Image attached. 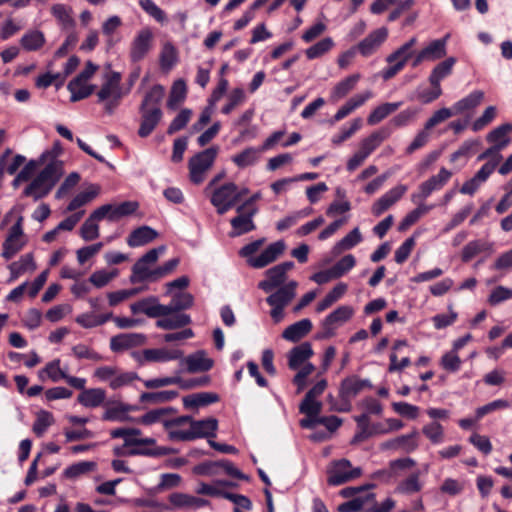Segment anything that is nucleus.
<instances>
[{
  "instance_id": "nucleus-51",
  "label": "nucleus",
  "mask_w": 512,
  "mask_h": 512,
  "mask_svg": "<svg viewBox=\"0 0 512 512\" xmlns=\"http://www.w3.org/2000/svg\"><path fill=\"white\" fill-rule=\"evenodd\" d=\"M259 150L253 147H248L244 149L239 154L233 156L232 161L239 167L245 168L247 166L253 165L256 163L258 159Z\"/></svg>"
},
{
  "instance_id": "nucleus-21",
  "label": "nucleus",
  "mask_w": 512,
  "mask_h": 512,
  "mask_svg": "<svg viewBox=\"0 0 512 512\" xmlns=\"http://www.w3.org/2000/svg\"><path fill=\"white\" fill-rule=\"evenodd\" d=\"M121 74L119 72H111L107 77L106 81L102 85L101 89L98 91L97 96L100 102L107 100L110 97L115 99H121Z\"/></svg>"
},
{
  "instance_id": "nucleus-33",
  "label": "nucleus",
  "mask_w": 512,
  "mask_h": 512,
  "mask_svg": "<svg viewBox=\"0 0 512 512\" xmlns=\"http://www.w3.org/2000/svg\"><path fill=\"white\" fill-rule=\"evenodd\" d=\"M371 97H372V93L370 91H367L364 94H358V95L353 96L342 107L339 108V110L334 115L333 120L335 122H338V121L344 119L350 113H352L355 109L362 106Z\"/></svg>"
},
{
  "instance_id": "nucleus-44",
  "label": "nucleus",
  "mask_w": 512,
  "mask_h": 512,
  "mask_svg": "<svg viewBox=\"0 0 512 512\" xmlns=\"http://www.w3.org/2000/svg\"><path fill=\"white\" fill-rule=\"evenodd\" d=\"M187 86L184 80L179 79L172 85L170 95L168 98L167 106L174 109L179 103L183 102L186 98Z\"/></svg>"
},
{
  "instance_id": "nucleus-39",
  "label": "nucleus",
  "mask_w": 512,
  "mask_h": 512,
  "mask_svg": "<svg viewBox=\"0 0 512 512\" xmlns=\"http://www.w3.org/2000/svg\"><path fill=\"white\" fill-rule=\"evenodd\" d=\"M447 37L436 39L430 42L421 51L427 61H435L443 58L446 55Z\"/></svg>"
},
{
  "instance_id": "nucleus-7",
  "label": "nucleus",
  "mask_w": 512,
  "mask_h": 512,
  "mask_svg": "<svg viewBox=\"0 0 512 512\" xmlns=\"http://www.w3.org/2000/svg\"><path fill=\"white\" fill-rule=\"evenodd\" d=\"M23 217L19 216L16 222L10 227L8 234L2 244L1 256L5 260L12 259L18 252H20L26 245L23 240Z\"/></svg>"
},
{
  "instance_id": "nucleus-12",
  "label": "nucleus",
  "mask_w": 512,
  "mask_h": 512,
  "mask_svg": "<svg viewBox=\"0 0 512 512\" xmlns=\"http://www.w3.org/2000/svg\"><path fill=\"white\" fill-rule=\"evenodd\" d=\"M388 37V29L386 27L378 28L368 34L362 41H360L354 50L361 54L363 57L373 55Z\"/></svg>"
},
{
  "instance_id": "nucleus-24",
  "label": "nucleus",
  "mask_w": 512,
  "mask_h": 512,
  "mask_svg": "<svg viewBox=\"0 0 512 512\" xmlns=\"http://www.w3.org/2000/svg\"><path fill=\"white\" fill-rule=\"evenodd\" d=\"M175 421L174 418H165L162 415L160 408L153 409L142 415L139 419V422L143 425H152L155 423H161L163 425L164 430L167 432L168 439L170 440V433L176 432L177 424L167 425L168 423H172Z\"/></svg>"
},
{
  "instance_id": "nucleus-4",
  "label": "nucleus",
  "mask_w": 512,
  "mask_h": 512,
  "mask_svg": "<svg viewBox=\"0 0 512 512\" xmlns=\"http://www.w3.org/2000/svg\"><path fill=\"white\" fill-rule=\"evenodd\" d=\"M372 388L373 385L369 379H361L357 375H350L344 378L339 387L341 405L336 410L338 412H349L351 410V400L361 391Z\"/></svg>"
},
{
  "instance_id": "nucleus-1",
  "label": "nucleus",
  "mask_w": 512,
  "mask_h": 512,
  "mask_svg": "<svg viewBox=\"0 0 512 512\" xmlns=\"http://www.w3.org/2000/svg\"><path fill=\"white\" fill-rule=\"evenodd\" d=\"M172 424H177V428L176 432L170 433L171 441L187 442L199 438H206L209 441L216 437L218 430V420L214 417L195 420L190 415H181L175 417Z\"/></svg>"
},
{
  "instance_id": "nucleus-9",
  "label": "nucleus",
  "mask_w": 512,
  "mask_h": 512,
  "mask_svg": "<svg viewBox=\"0 0 512 512\" xmlns=\"http://www.w3.org/2000/svg\"><path fill=\"white\" fill-rule=\"evenodd\" d=\"M350 468L351 462L347 459L335 461L333 467L327 471V483L330 486H339L361 476V468Z\"/></svg>"
},
{
  "instance_id": "nucleus-19",
  "label": "nucleus",
  "mask_w": 512,
  "mask_h": 512,
  "mask_svg": "<svg viewBox=\"0 0 512 512\" xmlns=\"http://www.w3.org/2000/svg\"><path fill=\"white\" fill-rule=\"evenodd\" d=\"M146 337L140 333H123L113 336L110 340V349L120 352L145 343Z\"/></svg>"
},
{
  "instance_id": "nucleus-54",
  "label": "nucleus",
  "mask_w": 512,
  "mask_h": 512,
  "mask_svg": "<svg viewBox=\"0 0 512 512\" xmlns=\"http://www.w3.org/2000/svg\"><path fill=\"white\" fill-rule=\"evenodd\" d=\"M96 467V463L92 461H81L68 466L64 470V476L66 478H76L80 475L93 471Z\"/></svg>"
},
{
  "instance_id": "nucleus-38",
  "label": "nucleus",
  "mask_w": 512,
  "mask_h": 512,
  "mask_svg": "<svg viewBox=\"0 0 512 512\" xmlns=\"http://www.w3.org/2000/svg\"><path fill=\"white\" fill-rule=\"evenodd\" d=\"M179 393L175 390L159 391V392H143L139 397V402L142 404H160L166 403L177 398Z\"/></svg>"
},
{
  "instance_id": "nucleus-40",
  "label": "nucleus",
  "mask_w": 512,
  "mask_h": 512,
  "mask_svg": "<svg viewBox=\"0 0 512 512\" xmlns=\"http://www.w3.org/2000/svg\"><path fill=\"white\" fill-rule=\"evenodd\" d=\"M52 15L57 19L62 29L68 30L75 26V20L71 16V8L64 4H54L51 7Z\"/></svg>"
},
{
  "instance_id": "nucleus-62",
  "label": "nucleus",
  "mask_w": 512,
  "mask_h": 512,
  "mask_svg": "<svg viewBox=\"0 0 512 512\" xmlns=\"http://www.w3.org/2000/svg\"><path fill=\"white\" fill-rule=\"evenodd\" d=\"M362 241V235L359 228H354L345 237H343L335 246V249L348 250Z\"/></svg>"
},
{
  "instance_id": "nucleus-30",
  "label": "nucleus",
  "mask_w": 512,
  "mask_h": 512,
  "mask_svg": "<svg viewBox=\"0 0 512 512\" xmlns=\"http://www.w3.org/2000/svg\"><path fill=\"white\" fill-rule=\"evenodd\" d=\"M101 191L98 184H90L84 191L78 193L68 204L66 210L73 212L95 199Z\"/></svg>"
},
{
  "instance_id": "nucleus-53",
  "label": "nucleus",
  "mask_w": 512,
  "mask_h": 512,
  "mask_svg": "<svg viewBox=\"0 0 512 512\" xmlns=\"http://www.w3.org/2000/svg\"><path fill=\"white\" fill-rule=\"evenodd\" d=\"M430 207L419 204L417 208L410 211L400 222L398 229L400 231H405L410 226L414 225L424 214L429 211Z\"/></svg>"
},
{
  "instance_id": "nucleus-52",
  "label": "nucleus",
  "mask_w": 512,
  "mask_h": 512,
  "mask_svg": "<svg viewBox=\"0 0 512 512\" xmlns=\"http://www.w3.org/2000/svg\"><path fill=\"white\" fill-rule=\"evenodd\" d=\"M67 89L71 93L70 101L77 102L88 98L94 92L95 85H88L86 82H79L77 85L71 87L69 82Z\"/></svg>"
},
{
  "instance_id": "nucleus-27",
  "label": "nucleus",
  "mask_w": 512,
  "mask_h": 512,
  "mask_svg": "<svg viewBox=\"0 0 512 512\" xmlns=\"http://www.w3.org/2000/svg\"><path fill=\"white\" fill-rule=\"evenodd\" d=\"M312 322L310 319H302L288 326L282 333L285 340L298 342L312 330Z\"/></svg>"
},
{
  "instance_id": "nucleus-17",
  "label": "nucleus",
  "mask_w": 512,
  "mask_h": 512,
  "mask_svg": "<svg viewBox=\"0 0 512 512\" xmlns=\"http://www.w3.org/2000/svg\"><path fill=\"white\" fill-rule=\"evenodd\" d=\"M258 210L256 207H252L248 210H244L241 213L230 220L233 232L231 236H240L251 232L256 229L253 222V217L257 214Z\"/></svg>"
},
{
  "instance_id": "nucleus-25",
  "label": "nucleus",
  "mask_w": 512,
  "mask_h": 512,
  "mask_svg": "<svg viewBox=\"0 0 512 512\" xmlns=\"http://www.w3.org/2000/svg\"><path fill=\"white\" fill-rule=\"evenodd\" d=\"M313 355V349L309 342H303L293 347L288 356V366L292 370L298 369Z\"/></svg>"
},
{
  "instance_id": "nucleus-32",
  "label": "nucleus",
  "mask_w": 512,
  "mask_h": 512,
  "mask_svg": "<svg viewBox=\"0 0 512 512\" xmlns=\"http://www.w3.org/2000/svg\"><path fill=\"white\" fill-rule=\"evenodd\" d=\"M484 98V93L480 90H475L471 92L466 97L460 99L455 102L451 107L454 115L462 114L467 111L474 110L477 106L480 105Z\"/></svg>"
},
{
  "instance_id": "nucleus-10",
  "label": "nucleus",
  "mask_w": 512,
  "mask_h": 512,
  "mask_svg": "<svg viewBox=\"0 0 512 512\" xmlns=\"http://www.w3.org/2000/svg\"><path fill=\"white\" fill-rule=\"evenodd\" d=\"M294 267V262L286 261L275 265L266 271V278L258 283V288L266 293L281 287L286 279V273Z\"/></svg>"
},
{
  "instance_id": "nucleus-2",
  "label": "nucleus",
  "mask_w": 512,
  "mask_h": 512,
  "mask_svg": "<svg viewBox=\"0 0 512 512\" xmlns=\"http://www.w3.org/2000/svg\"><path fill=\"white\" fill-rule=\"evenodd\" d=\"M193 304L192 294L178 292L172 295L168 305L160 304L156 297H148L131 304L130 309L133 314L143 313L149 318H159L177 312L181 313V311L191 308Z\"/></svg>"
},
{
  "instance_id": "nucleus-18",
  "label": "nucleus",
  "mask_w": 512,
  "mask_h": 512,
  "mask_svg": "<svg viewBox=\"0 0 512 512\" xmlns=\"http://www.w3.org/2000/svg\"><path fill=\"white\" fill-rule=\"evenodd\" d=\"M182 353L180 351H167L164 349H145L142 353L132 352L133 358L142 365L144 361L147 362H165L169 360L178 359Z\"/></svg>"
},
{
  "instance_id": "nucleus-28",
  "label": "nucleus",
  "mask_w": 512,
  "mask_h": 512,
  "mask_svg": "<svg viewBox=\"0 0 512 512\" xmlns=\"http://www.w3.org/2000/svg\"><path fill=\"white\" fill-rule=\"evenodd\" d=\"M156 326L164 330H174L183 328L191 323V317L184 313H174L159 317Z\"/></svg>"
},
{
  "instance_id": "nucleus-26",
  "label": "nucleus",
  "mask_w": 512,
  "mask_h": 512,
  "mask_svg": "<svg viewBox=\"0 0 512 512\" xmlns=\"http://www.w3.org/2000/svg\"><path fill=\"white\" fill-rule=\"evenodd\" d=\"M390 136V131L387 128H381L373 132L370 136L363 139L360 143L359 152L364 157H368L375 149H377L383 141Z\"/></svg>"
},
{
  "instance_id": "nucleus-42",
  "label": "nucleus",
  "mask_w": 512,
  "mask_h": 512,
  "mask_svg": "<svg viewBox=\"0 0 512 512\" xmlns=\"http://www.w3.org/2000/svg\"><path fill=\"white\" fill-rule=\"evenodd\" d=\"M54 416L51 412L40 410L36 415L32 431L37 437H42L47 429L54 424Z\"/></svg>"
},
{
  "instance_id": "nucleus-43",
  "label": "nucleus",
  "mask_w": 512,
  "mask_h": 512,
  "mask_svg": "<svg viewBox=\"0 0 512 512\" xmlns=\"http://www.w3.org/2000/svg\"><path fill=\"white\" fill-rule=\"evenodd\" d=\"M400 106V103H384L377 106L368 116L367 122L369 125H376L380 123L387 116L395 112Z\"/></svg>"
},
{
  "instance_id": "nucleus-61",
  "label": "nucleus",
  "mask_w": 512,
  "mask_h": 512,
  "mask_svg": "<svg viewBox=\"0 0 512 512\" xmlns=\"http://www.w3.org/2000/svg\"><path fill=\"white\" fill-rule=\"evenodd\" d=\"M101 419L103 421L126 422L130 420V416L125 415L122 403H118L116 406L108 407L103 413Z\"/></svg>"
},
{
  "instance_id": "nucleus-48",
  "label": "nucleus",
  "mask_w": 512,
  "mask_h": 512,
  "mask_svg": "<svg viewBox=\"0 0 512 512\" xmlns=\"http://www.w3.org/2000/svg\"><path fill=\"white\" fill-rule=\"evenodd\" d=\"M164 97V88L157 84L154 85L144 96L140 107L151 109V107H160L161 100Z\"/></svg>"
},
{
  "instance_id": "nucleus-63",
  "label": "nucleus",
  "mask_w": 512,
  "mask_h": 512,
  "mask_svg": "<svg viewBox=\"0 0 512 512\" xmlns=\"http://www.w3.org/2000/svg\"><path fill=\"white\" fill-rule=\"evenodd\" d=\"M321 409L322 403L314 398H309L307 395H305L299 406L300 413L305 414L306 416H318Z\"/></svg>"
},
{
  "instance_id": "nucleus-56",
  "label": "nucleus",
  "mask_w": 512,
  "mask_h": 512,
  "mask_svg": "<svg viewBox=\"0 0 512 512\" xmlns=\"http://www.w3.org/2000/svg\"><path fill=\"white\" fill-rule=\"evenodd\" d=\"M375 494L369 493L365 497H356L338 506L339 512H359L367 501L374 500Z\"/></svg>"
},
{
  "instance_id": "nucleus-58",
  "label": "nucleus",
  "mask_w": 512,
  "mask_h": 512,
  "mask_svg": "<svg viewBox=\"0 0 512 512\" xmlns=\"http://www.w3.org/2000/svg\"><path fill=\"white\" fill-rule=\"evenodd\" d=\"M192 111L190 109H182L177 116L171 121L167 134L172 135L186 127L190 121Z\"/></svg>"
},
{
  "instance_id": "nucleus-59",
  "label": "nucleus",
  "mask_w": 512,
  "mask_h": 512,
  "mask_svg": "<svg viewBox=\"0 0 512 512\" xmlns=\"http://www.w3.org/2000/svg\"><path fill=\"white\" fill-rule=\"evenodd\" d=\"M164 277H166V276L163 273L161 267L159 266L155 269L149 268L145 272H143V273L141 272L140 274H137V275H131L130 282L132 284L142 283V282H146V281L155 282Z\"/></svg>"
},
{
  "instance_id": "nucleus-22",
  "label": "nucleus",
  "mask_w": 512,
  "mask_h": 512,
  "mask_svg": "<svg viewBox=\"0 0 512 512\" xmlns=\"http://www.w3.org/2000/svg\"><path fill=\"white\" fill-rule=\"evenodd\" d=\"M493 173V165H483L477 173L469 180L464 182L462 187L460 188V193L473 195L480 185L487 181L490 175Z\"/></svg>"
},
{
  "instance_id": "nucleus-11",
  "label": "nucleus",
  "mask_w": 512,
  "mask_h": 512,
  "mask_svg": "<svg viewBox=\"0 0 512 512\" xmlns=\"http://www.w3.org/2000/svg\"><path fill=\"white\" fill-rule=\"evenodd\" d=\"M452 173L446 168H441L437 175H433L428 180L421 183L419 186V192L412 194V201L417 202L424 200L429 197L432 192L440 190L451 178Z\"/></svg>"
},
{
  "instance_id": "nucleus-36",
  "label": "nucleus",
  "mask_w": 512,
  "mask_h": 512,
  "mask_svg": "<svg viewBox=\"0 0 512 512\" xmlns=\"http://www.w3.org/2000/svg\"><path fill=\"white\" fill-rule=\"evenodd\" d=\"M492 246V243L480 239L470 241L462 249L461 260L464 263H468L478 254L486 251H491Z\"/></svg>"
},
{
  "instance_id": "nucleus-15",
  "label": "nucleus",
  "mask_w": 512,
  "mask_h": 512,
  "mask_svg": "<svg viewBox=\"0 0 512 512\" xmlns=\"http://www.w3.org/2000/svg\"><path fill=\"white\" fill-rule=\"evenodd\" d=\"M139 112L141 114V121L138 129V135L141 138H146L157 127L162 119L163 113L160 107H151V109L139 107Z\"/></svg>"
},
{
  "instance_id": "nucleus-29",
  "label": "nucleus",
  "mask_w": 512,
  "mask_h": 512,
  "mask_svg": "<svg viewBox=\"0 0 512 512\" xmlns=\"http://www.w3.org/2000/svg\"><path fill=\"white\" fill-rule=\"evenodd\" d=\"M106 399V391L102 388H90L83 390L77 397V401L84 407L96 408L101 406Z\"/></svg>"
},
{
  "instance_id": "nucleus-35",
  "label": "nucleus",
  "mask_w": 512,
  "mask_h": 512,
  "mask_svg": "<svg viewBox=\"0 0 512 512\" xmlns=\"http://www.w3.org/2000/svg\"><path fill=\"white\" fill-rule=\"evenodd\" d=\"M164 251L165 246H159L157 248L150 249L143 256H141L133 265L131 275H137L140 274L141 272L143 273L146 270H148V265L156 263L160 254H162Z\"/></svg>"
},
{
  "instance_id": "nucleus-14",
  "label": "nucleus",
  "mask_w": 512,
  "mask_h": 512,
  "mask_svg": "<svg viewBox=\"0 0 512 512\" xmlns=\"http://www.w3.org/2000/svg\"><path fill=\"white\" fill-rule=\"evenodd\" d=\"M353 313L354 311L350 306H339L327 315L322 322V328L324 330L323 337L329 338L334 336L337 325L348 321Z\"/></svg>"
},
{
  "instance_id": "nucleus-16",
  "label": "nucleus",
  "mask_w": 512,
  "mask_h": 512,
  "mask_svg": "<svg viewBox=\"0 0 512 512\" xmlns=\"http://www.w3.org/2000/svg\"><path fill=\"white\" fill-rule=\"evenodd\" d=\"M407 189L408 188L406 185L399 184L387 191L373 204L372 213L375 216H380L383 214L403 197V195L407 192Z\"/></svg>"
},
{
  "instance_id": "nucleus-49",
  "label": "nucleus",
  "mask_w": 512,
  "mask_h": 512,
  "mask_svg": "<svg viewBox=\"0 0 512 512\" xmlns=\"http://www.w3.org/2000/svg\"><path fill=\"white\" fill-rule=\"evenodd\" d=\"M177 450L171 447L158 446L155 448H133L128 452L131 456H148V457H161L169 454L176 453Z\"/></svg>"
},
{
  "instance_id": "nucleus-8",
  "label": "nucleus",
  "mask_w": 512,
  "mask_h": 512,
  "mask_svg": "<svg viewBox=\"0 0 512 512\" xmlns=\"http://www.w3.org/2000/svg\"><path fill=\"white\" fill-rule=\"evenodd\" d=\"M354 420L357 424V432L350 442L351 445L362 443L374 435L389 433V429L386 424L381 422L371 424L368 413H362L361 415L355 416Z\"/></svg>"
},
{
  "instance_id": "nucleus-37",
  "label": "nucleus",
  "mask_w": 512,
  "mask_h": 512,
  "mask_svg": "<svg viewBox=\"0 0 512 512\" xmlns=\"http://www.w3.org/2000/svg\"><path fill=\"white\" fill-rule=\"evenodd\" d=\"M455 63L456 59L454 57H449L437 64L429 76V83L440 85L441 81L452 73Z\"/></svg>"
},
{
  "instance_id": "nucleus-46",
  "label": "nucleus",
  "mask_w": 512,
  "mask_h": 512,
  "mask_svg": "<svg viewBox=\"0 0 512 512\" xmlns=\"http://www.w3.org/2000/svg\"><path fill=\"white\" fill-rule=\"evenodd\" d=\"M360 79L359 74H353L341 80L332 90V97L341 99L354 89Z\"/></svg>"
},
{
  "instance_id": "nucleus-34",
  "label": "nucleus",
  "mask_w": 512,
  "mask_h": 512,
  "mask_svg": "<svg viewBox=\"0 0 512 512\" xmlns=\"http://www.w3.org/2000/svg\"><path fill=\"white\" fill-rule=\"evenodd\" d=\"M187 370L190 373L207 372L213 367V360L205 357L204 351H198L186 357Z\"/></svg>"
},
{
  "instance_id": "nucleus-6",
  "label": "nucleus",
  "mask_w": 512,
  "mask_h": 512,
  "mask_svg": "<svg viewBox=\"0 0 512 512\" xmlns=\"http://www.w3.org/2000/svg\"><path fill=\"white\" fill-rule=\"evenodd\" d=\"M217 154L218 147L212 146L190 158L188 167L191 182L194 184L203 182L204 173L213 165Z\"/></svg>"
},
{
  "instance_id": "nucleus-50",
  "label": "nucleus",
  "mask_w": 512,
  "mask_h": 512,
  "mask_svg": "<svg viewBox=\"0 0 512 512\" xmlns=\"http://www.w3.org/2000/svg\"><path fill=\"white\" fill-rule=\"evenodd\" d=\"M333 45V40L330 37L323 38L306 50V56L309 60L319 58L330 51Z\"/></svg>"
},
{
  "instance_id": "nucleus-20",
  "label": "nucleus",
  "mask_w": 512,
  "mask_h": 512,
  "mask_svg": "<svg viewBox=\"0 0 512 512\" xmlns=\"http://www.w3.org/2000/svg\"><path fill=\"white\" fill-rule=\"evenodd\" d=\"M297 288L296 281H290L287 284L279 287L274 293H271L266 302L270 306L286 307L295 297Z\"/></svg>"
},
{
  "instance_id": "nucleus-47",
  "label": "nucleus",
  "mask_w": 512,
  "mask_h": 512,
  "mask_svg": "<svg viewBox=\"0 0 512 512\" xmlns=\"http://www.w3.org/2000/svg\"><path fill=\"white\" fill-rule=\"evenodd\" d=\"M512 132V124L504 123L487 134L486 140L493 145H498L502 142H507V145L510 142L508 134Z\"/></svg>"
},
{
  "instance_id": "nucleus-23",
  "label": "nucleus",
  "mask_w": 512,
  "mask_h": 512,
  "mask_svg": "<svg viewBox=\"0 0 512 512\" xmlns=\"http://www.w3.org/2000/svg\"><path fill=\"white\" fill-rule=\"evenodd\" d=\"M158 237V232L150 226L143 225L134 229L127 238L130 247H139L148 244Z\"/></svg>"
},
{
  "instance_id": "nucleus-64",
  "label": "nucleus",
  "mask_w": 512,
  "mask_h": 512,
  "mask_svg": "<svg viewBox=\"0 0 512 512\" xmlns=\"http://www.w3.org/2000/svg\"><path fill=\"white\" fill-rule=\"evenodd\" d=\"M118 275V271L115 269L111 272L105 270H98L91 274L89 282L97 288L106 286L113 278Z\"/></svg>"
},
{
  "instance_id": "nucleus-45",
  "label": "nucleus",
  "mask_w": 512,
  "mask_h": 512,
  "mask_svg": "<svg viewBox=\"0 0 512 512\" xmlns=\"http://www.w3.org/2000/svg\"><path fill=\"white\" fill-rule=\"evenodd\" d=\"M507 146V142H502L498 145H493L489 148H487L485 151H483L478 157V161H483L485 159H488V161L484 165H493V171L496 169V167L499 165L502 155L500 154V151L504 149Z\"/></svg>"
},
{
  "instance_id": "nucleus-3",
  "label": "nucleus",
  "mask_w": 512,
  "mask_h": 512,
  "mask_svg": "<svg viewBox=\"0 0 512 512\" xmlns=\"http://www.w3.org/2000/svg\"><path fill=\"white\" fill-rule=\"evenodd\" d=\"M62 175L60 164L53 160L34 178L24 189L26 197H33L35 200L49 194Z\"/></svg>"
},
{
  "instance_id": "nucleus-55",
  "label": "nucleus",
  "mask_w": 512,
  "mask_h": 512,
  "mask_svg": "<svg viewBox=\"0 0 512 512\" xmlns=\"http://www.w3.org/2000/svg\"><path fill=\"white\" fill-rule=\"evenodd\" d=\"M139 205L134 201H124L117 206L112 205L110 221H116L122 217L129 216L136 212Z\"/></svg>"
},
{
  "instance_id": "nucleus-5",
  "label": "nucleus",
  "mask_w": 512,
  "mask_h": 512,
  "mask_svg": "<svg viewBox=\"0 0 512 512\" xmlns=\"http://www.w3.org/2000/svg\"><path fill=\"white\" fill-rule=\"evenodd\" d=\"M242 199V193H238V187L233 182L224 183L216 188L210 198L211 204L219 215H224L235 207Z\"/></svg>"
},
{
  "instance_id": "nucleus-60",
  "label": "nucleus",
  "mask_w": 512,
  "mask_h": 512,
  "mask_svg": "<svg viewBox=\"0 0 512 512\" xmlns=\"http://www.w3.org/2000/svg\"><path fill=\"white\" fill-rule=\"evenodd\" d=\"M422 433L433 443L439 444L443 441L444 429L443 426L434 421L422 428Z\"/></svg>"
},
{
  "instance_id": "nucleus-57",
  "label": "nucleus",
  "mask_w": 512,
  "mask_h": 512,
  "mask_svg": "<svg viewBox=\"0 0 512 512\" xmlns=\"http://www.w3.org/2000/svg\"><path fill=\"white\" fill-rule=\"evenodd\" d=\"M355 264L356 259L352 254L345 255L331 267L332 273L336 279L340 278L349 272Z\"/></svg>"
},
{
  "instance_id": "nucleus-41",
  "label": "nucleus",
  "mask_w": 512,
  "mask_h": 512,
  "mask_svg": "<svg viewBox=\"0 0 512 512\" xmlns=\"http://www.w3.org/2000/svg\"><path fill=\"white\" fill-rule=\"evenodd\" d=\"M21 46L27 51H37L45 44L44 34L39 30L25 33L21 40Z\"/></svg>"
},
{
  "instance_id": "nucleus-13",
  "label": "nucleus",
  "mask_w": 512,
  "mask_h": 512,
  "mask_svg": "<svg viewBox=\"0 0 512 512\" xmlns=\"http://www.w3.org/2000/svg\"><path fill=\"white\" fill-rule=\"evenodd\" d=\"M153 34L150 29H142L133 39L130 47V59L137 63L144 59L152 47Z\"/></svg>"
},
{
  "instance_id": "nucleus-31",
  "label": "nucleus",
  "mask_w": 512,
  "mask_h": 512,
  "mask_svg": "<svg viewBox=\"0 0 512 512\" xmlns=\"http://www.w3.org/2000/svg\"><path fill=\"white\" fill-rule=\"evenodd\" d=\"M185 409L199 408L219 401V396L212 392H200L183 397Z\"/></svg>"
}]
</instances>
